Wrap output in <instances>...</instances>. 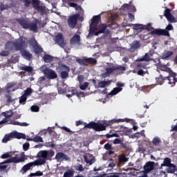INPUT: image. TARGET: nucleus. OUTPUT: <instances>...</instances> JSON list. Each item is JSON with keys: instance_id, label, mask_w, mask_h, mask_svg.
Listing matches in <instances>:
<instances>
[{"instance_id": "f257e3e1", "label": "nucleus", "mask_w": 177, "mask_h": 177, "mask_svg": "<svg viewBox=\"0 0 177 177\" xmlns=\"http://www.w3.org/2000/svg\"><path fill=\"white\" fill-rule=\"evenodd\" d=\"M55 156V151L54 150H43V151H39L37 153V157L39 159H37L35 160L37 165L41 166L44 165L47 161V160H52V157Z\"/></svg>"}, {"instance_id": "f03ea898", "label": "nucleus", "mask_w": 177, "mask_h": 177, "mask_svg": "<svg viewBox=\"0 0 177 177\" xmlns=\"http://www.w3.org/2000/svg\"><path fill=\"white\" fill-rule=\"evenodd\" d=\"M18 23L24 30H30V31H33V32H38V23H39L38 19H35L31 23H28V21L25 19H18Z\"/></svg>"}, {"instance_id": "7ed1b4c3", "label": "nucleus", "mask_w": 177, "mask_h": 177, "mask_svg": "<svg viewBox=\"0 0 177 177\" xmlns=\"http://www.w3.org/2000/svg\"><path fill=\"white\" fill-rule=\"evenodd\" d=\"M172 30H174V26L172 24H169L166 29L156 28L151 31L149 34L153 37H169V31H172Z\"/></svg>"}, {"instance_id": "20e7f679", "label": "nucleus", "mask_w": 177, "mask_h": 177, "mask_svg": "<svg viewBox=\"0 0 177 177\" xmlns=\"http://www.w3.org/2000/svg\"><path fill=\"white\" fill-rule=\"evenodd\" d=\"M160 70L162 71H166V73H169V76L165 77V80L167 84L169 85H175L177 82V74L175 72L172 71L171 68H168L167 66H162Z\"/></svg>"}, {"instance_id": "39448f33", "label": "nucleus", "mask_w": 177, "mask_h": 177, "mask_svg": "<svg viewBox=\"0 0 177 177\" xmlns=\"http://www.w3.org/2000/svg\"><path fill=\"white\" fill-rule=\"evenodd\" d=\"M26 136L23 133H19L17 131H12L6 135L2 139L3 143H8L10 139H26Z\"/></svg>"}, {"instance_id": "423d86ee", "label": "nucleus", "mask_w": 177, "mask_h": 177, "mask_svg": "<svg viewBox=\"0 0 177 177\" xmlns=\"http://www.w3.org/2000/svg\"><path fill=\"white\" fill-rule=\"evenodd\" d=\"M18 157L19 155L15 154V156L4 160L3 164H9L10 162H14V164H19V162H26V160L28 159L24 154V152L21 153V156L19 158Z\"/></svg>"}, {"instance_id": "0eeeda50", "label": "nucleus", "mask_w": 177, "mask_h": 177, "mask_svg": "<svg viewBox=\"0 0 177 177\" xmlns=\"http://www.w3.org/2000/svg\"><path fill=\"white\" fill-rule=\"evenodd\" d=\"M80 14H75L68 17L67 19V24L69 28L74 29L77 27V24H78V19H80Z\"/></svg>"}, {"instance_id": "6e6552de", "label": "nucleus", "mask_w": 177, "mask_h": 177, "mask_svg": "<svg viewBox=\"0 0 177 177\" xmlns=\"http://www.w3.org/2000/svg\"><path fill=\"white\" fill-rule=\"evenodd\" d=\"M76 62L80 66H88V64H96V63H97V61L92 57L84 59L77 58Z\"/></svg>"}, {"instance_id": "1a4fd4ad", "label": "nucleus", "mask_w": 177, "mask_h": 177, "mask_svg": "<svg viewBox=\"0 0 177 177\" xmlns=\"http://www.w3.org/2000/svg\"><path fill=\"white\" fill-rule=\"evenodd\" d=\"M58 70H60V77L62 80H66L68 78V73H70V67L64 64H59L58 66Z\"/></svg>"}, {"instance_id": "9d476101", "label": "nucleus", "mask_w": 177, "mask_h": 177, "mask_svg": "<svg viewBox=\"0 0 177 177\" xmlns=\"http://www.w3.org/2000/svg\"><path fill=\"white\" fill-rule=\"evenodd\" d=\"M38 163L34 160L33 162H30L27 163L26 165H24L21 169L19 170L20 174L22 175H24V174H26L33 167H38Z\"/></svg>"}, {"instance_id": "9b49d317", "label": "nucleus", "mask_w": 177, "mask_h": 177, "mask_svg": "<svg viewBox=\"0 0 177 177\" xmlns=\"http://www.w3.org/2000/svg\"><path fill=\"white\" fill-rule=\"evenodd\" d=\"M25 46L26 41L21 37L17 39L16 41H14V48L17 51L19 50V52H21V50H24Z\"/></svg>"}, {"instance_id": "f8f14e48", "label": "nucleus", "mask_w": 177, "mask_h": 177, "mask_svg": "<svg viewBox=\"0 0 177 177\" xmlns=\"http://www.w3.org/2000/svg\"><path fill=\"white\" fill-rule=\"evenodd\" d=\"M102 21V17L100 15H95L91 19V23L90 24L91 31H95L96 27H97V24Z\"/></svg>"}, {"instance_id": "ddd939ff", "label": "nucleus", "mask_w": 177, "mask_h": 177, "mask_svg": "<svg viewBox=\"0 0 177 177\" xmlns=\"http://www.w3.org/2000/svg\"><path fill=\"white\" fill-rule=\"evenodd\" d=\"M44 74L48 80H55L57 77L56 72L49 68H46L44 70Z\"/></svg>"}, {"instance_id": "4468645a", "label": "nucleus", "mask_w": 177, "mask_h": 177, "mask_svg": "<svg viewBox=\"0 0 177 177\" xmlns=\"http://www.w3.org/2000/svg\"><path fill=\"white\" fill-rule=\"evenodd\" d=\"M155 164L156 163L153 161L147 162L143 167L144 168V170H143L144 175H147V174H150V172H151V171H153Z\"/></svg>"}, {"instance_id": "2eb2a0df", "label": "nucleus", "mask_w": 177, "mask_h": 177, "mask_svg": "<svg viewBox=\"0 0 177 177\" xmlns=\"http://www.w3.org/2000/svg\"><path fill=\"white\" fill-rule=\"evenodd\" d=\"M55 160H57V161H64V160L65 161H68L70 158L63 152H58L55 156Z\"/></svg>"}, {"instance_id": "dca6fc26", "label": "nucleus", "mask_w": 177, "mask_h": 177, "mask_svg": "<svg viewBox=\"0 0 177 177\" xmlns=\"http://www.w3.org/2000/svg\"><path fill=\"white\" fill-rule=\"evenodd\" d=\"M151 60H153V62H156V59H151L150 57V54L149 53H147L142 57H138L137 59H136V62H151Z\"/></svg>"}, {"instance_id": "f3484780", "label": "nucleus", "mask_w": 177, "mask_h": 177, "mask_svg": "<svg viewBox=\"0 0 177 177\" xmlns=\"http://www.w3.org/2000/svg\"><path fill=\"white\" fill-rule=\"evenodd\" d=\"M32 4L39 12H45V6H39V0H32Z\"/></svg>"}, {"instance_id": "a211bd4d", "label": "nucleus", "mask_w": 177, "mask_h": 177, "mask_svg": "<svg viewBox=\"0 0 177 177\" xmlns=\"http://www.w3.org/2000/svg\"><path fill=\"white\" fill-rule=\"evenodd\" d=\"M81 41V36L75 34L73 37L70 40L71 45H77Z\"/></svg>"}, {"instance_id": "6ab92c4d", "label": "nucleus", "mask_w": 177, "mask_h": 177, "mask_svg": "<svg viewBox=\"0 0 177 177\" xmlns=\"http://www.w3.org/2000/svg\"><path fill=\"white\" fill-rule=\"evenodd\" d=\"M20 53L22 57H24V59H26V60H31V58L32 57V54L28 51L26 49L22 50L20 51Z\"/></svg>"}, {"instance_id": "aec40b11", "label": "nucleus", "mask_w": 177, "mask_h": 177, "mask_svg": "<svg viewBox=\"0 0 177 177\" xmlns=\"http://www.w3.org/2000/svg\"><path fill=\"white\" fill-rule=\"evenodd\" d=\"M107 28V24H101L99 26L98 31L94 32V35L97 36L99 34H104V31H106Z\"/></svg>"}, {"instance_id": "412c9836", "label": "nucleus", "mask_w": 177, "mask_h": 177, "mask_svg": "<svg viewBox=\"0 0 177 177\" xmlns=\"http://www.w3.org/2000/svg\"><path fill=\"white\" fill-rule=\"evenodd\" d=\"M165 170L167 174H174L177 171V166L175 164L171 163L170 165L167 167Z\"/></svg>"}, {"instance_id": "4be33fe9", "label": "nucleus", "mask_w": 177, "mask_h": 177, "mask_svg": "<svg viewBox=\"0 0 177 177\" xmlns=\"http://www.w3.org/2000/svg\"><path fill=\"white\" fill-rule=\"evenodd\" d=\"M125 121H127V122H129V119L125 118V119H113L111 120L110 121L108 122L107 125L111 126L113 125V124H115V122H125Z\"/></svg>"}, {"instance_id": "5701e85b", "label": "nucleus", "mask_w": 177, "mask_h": 177, "mask_svg": "<svg viewBox=\"0 0 177 177\" xmlns=\"http://www.w3.org/2000/svg\"><path fill=\"white\" fill-rule=\"evenodd\" d=\"M173 55H174L173 51L165 50V52L161 54L160 57L164 60L165 59H168V57H171V56H173Z\"/></svg>"}, {"instance_id": "b1692460", "label": "nucleus", "mask_w": 177, "mask_h": 177, "mask_svg": "<svg viewBox=\"0 0 177 177\" xmlns=\"http://www.w3.org/2000/svg\"><path fill=\"white\" fill-rule=\"evenodd\" d=\"M172 164V160L170 158H165L163 162L160 165V169H162V167H169Z\"/></svg>"}, {"instance_id": "393cba45", "label": "nucleus", "mask_w": 177, "mask_h": 177, "mask_svg": "<svg viewBox=\"0 0 177 177\" xmlns=\"http://www.w3.org/2000/svg\"><path fill=\"white\" fill-rule=\"evenodd\" d=\"M95 131L96 132H100L102 131H106V125H104L103 124H101V123L96 122Z\"/></svg>"}, {"instance_id": "a878e982", "label": "nucleus", "mask_w": 177, "mask_h": 177, "mask_svg": "<svg viewBox=\"0 0 177 177\" xmlns=\"http://www.w3.org/2000/svg\"><path fill=\"white\" fill-rule=\"evenodd\" d=\"M118 159L119 162H121L122 164H125V162H128L129 158H127L125 154L122 153L118 156Z\"/></svg>"}, {"instance_id": "bb28decb", "label": "nucleus", "mask_w": 177, "mask_h": 177, "mask_svg": "<svg viewBox=\"0 0 177 177\" xmlns=\"http://www.w3.org/2000/svg\"><path fill=\"white\" fill-rule=\"evenodd\" d=\"M43 60L44 63H52L53 62V56L49 54H45L43 56Z\"/></svg>"}, {"instance_id": "cd10ccee", "label": "nucleus", "mask_w": 177, "mask_h": 177, "mask_svg": "<svg viewBox=\"0 0 177 177\" xmlns=\"http://www.w3.org/2000/svg\"><path fill=\"white\" fill-rule=\"evenodd\" d=\"M84 128H88V129H93L95 131L96 128V122L91 121L88 124H86V122L84 123Z\"/></svg>"}, {"instance_id": "c85d7f7f", "label": "nucleus", "mask_w": 177, "mask_h": 177, "mask_svg": "<svg viewBox=\"0 0 177 177\" xmlns=\"http://www.w3.org/2000/svg\"><path fill=\"white\" fill-rule=\"evenodd\" d=\"M152 144L155 147H160L161 146V138L159 137H155L152 140Z\"/></svg>"}, {"instance_id": "c756f323", "label": "nucleus", "mask_w": 177, "mask_h": 177, "mask_svg": "<svg viewBox=\"0 0 177 177\" xmlns=\"http://www.w3.org/2000/svg\"><path fill=\"white\" fill-rule=\"evenodd\" d=\"M156 81L158 85H162L167 81V79L162 75H160L158 77H156Z\"/></svg>"}, {"instance_id": "7c9ffc66", "label": "nucleus", "mask_w": 177, "mask_h": 177, "mask_svg": "<svg viewBox=\"0 0 177 177\" xmlns=\"http://www.w3.org/2000/svg\"><path fill=\"white\" fill-rule=\"evenodd\" d=\"M75 174V171L73 169H67L64 174V177H73Z\"/></svg>"}, {"instance_id": "2f4dec72", "label": "nucleus", "mask_w": 177, "mask_h": 177, "mask_svg": "<svg viewBox=\"0 0 177 177\" xmlns=\"http://www.w3.org/2000/svg\"><path fill=\"white\" fill-rule=\"evenodd\" d=\"M55 40L57 44L59 45H63L64 44V39L63 38V35L59 34L55 37Z\"/></svg>"}, {"instance_id": "473e14b6", "label": "nucleus", "mask_w": 177, "mask_h": 177, "mask_svg": "<svg viewBox=\"0 0 177 177\" xmlns=\"http://www.w3.org/2000/svg\"><path fill=\"white\" fill-rule=\"evenodd\" d=\"M27 140L29 142H40L41 143L44 142V140L42 139V138L38 136H35L33 138H28Z\"/></svg>"}, {"instance_id": "72a5a7b5", "label": "nucleus", "mask_w": 177, "mask_h": 177, "mask_svg": "<svg viewBox=\"0 0 177 177\" xmlns=\"http://www.w3.org/2000/svg\"><path fill=\"white\" fill-rule=\"evenodd\" d=\"M5 48L8 50H12L15 48V41H8L5 44Z\"/></svg>"}, {"instance_id": "f704fd0d", "label": "nucleus", "mask_w": 177, "mask_h": 177, "mask_svg": "<svg viewBox=\"0 0 177 177\" xmlns=\"http://www.w3.org/2000/svg\"><path fill=\"white\" fill-rule=\"evenodd\" d=\"M84 159L85 162H86V164H88V165H92V164L95 163V162L96 161V159H95V157H93L92 158L88 159L86 155L84 156Z\"/></svg>"}, {"instance_id": "c9c22d12", "label": "nucleus", "mask_w": 177, "mask_h": 177, "mask_svg": "<svg viewBox=\"0 0 177 177\" xmlns=\"http://www.w3.org/2000/svg\"><path fill=\"white\" fill-rule=\"evenodd\" d=\"M20 70H22V71H26V73H32L33 71V68H32V66H26L24 65L22 66H20Z\"/></svg>"}, {"instance_id": "e433bc0d", "label": "nucleus", "mask_w": 177, "mask_h": 177, "mask_svg": "<svg viewBox=\"0 0 177 177\" xmlns=\"http://www.w3.org/2000/svg\"><path fill=\"white\" fill-rule=\"evenodd\" d=\"M35 55H41L44 52V49L39 46V44L33 47Z\"/></svg>"}, {"instance_id": "4c0bfd02", "label": "nucleus", "mask_w": 177, "mask_h": 177, "mask_svg": "<svg viewBox=\"0 0 177 177\" xmlns=\"http://www.w3.org/2000/svg\"><path fill=\"white\" fill-rule=\"evenodd\" d=\"M68 5L70 8H74L75 10H82V7L76 3H69Z\"/></svg>"}, {"instance_id": "58836bf2", "label": "nucleus", "mask_w": 177, "mask_h": 177, "mask_svg": "<svg viewBox=\"0 0 177 177\" xmlns=\"http://www.w3.org/2000/svg\"><path fill=\"white\" fill-rule=\"evenodd\" d=\"M28 44L30 46H32V48H35V46H37L38 44V41L37 39H35V37L30 38V40H28Z\"/></svg>"}, {"instance_id": "ea45409f", "label": "nucleus", "mask_w": 177, "mask_h": 177, "mask_svg": "<svg viewBox=\"0 0 177 177\" xmlns=\"http://www.w3.org/2000/svg\"><path fill=\"white\" fill-rule=\"evenodd\" d=\"M10 169V165H0V171H3V172H8Z\"/></svg>"}, {"instance_id": "a19ab883", "label": "nucleus", "mask_w": 177, "mask_h": 177, "mask_svg": "<svg viewBox=\"0 0 177 177\" xmlns=\"http://www.w3.org/2000/svg\"><path fill=\"white\" fill-rule=\"evenodd\" d=\"M7 103H13L15 102V98L12 97V95L9 93L5 95Z\"/></svg>"}, {"instance_id": "79ce46f5", "label": "nucleus", "mask_w": 177, "mask_h": 177, "mask_svg": "<svg viewBox=\"0 0 177 177\" xmlns=\"http://www.w3.org/2000/svg\"><path fill=\"white\" fill-rule=\"evenodd\" d=\"M3 114L5 118L8 120V118H10V117L13 115V111L12 110L6 111V112H3Z\"/></svg>"}, {"instance_id": "37998d69", "label": "nucleus", "mask_w": 177, "mask_h": 177, "mask_svg": "<svg viewBox=\"0 0 177 177\" xmlns=\"http://www.w3.org/2000/svg\"><path fill=\"white\" fill-rule=\"evenodd\" d=\"M44 175V172L41 171H37L35 173H30L28 177H32V176H42Z\"/></svg>"}, {"instance_id": "c03bdc74", "label": "nucleus", "mask_w": 177, "mask_h": 177, "mask_svg": "<svg viewBox=\"0 0 177 177\" xmlns=\"http://www.w3.org/2000/svg\"><path fill=\"white\" fill-rule=\"evenodd\" d=\"M122 91V88L116 87L110 92V95H112L113 96L114 95H117L118 92H121Z\"/></svg>"}, {"instance_id": "a18cd8bd", "label": "nucleus", "mask_w": 177, "mask_h": 177, "mask_svg": "<svg viewBox=\"0 0 177 177\" xmlns=\"http://www.w3.org/2000/svg\"><path fill=\"white\" fill-rule=\"evenodd\" d=\"M122 91V88L116 87L110 92V95H112L113 96L114 95H117L118 92H121Z\"/></svg>"}, {"instance_id": "49530a36", "label": "nucleus", "mask_w": 177, "mask_h": 177, "mask_svg": "<svg viewBox=\"0 0 177 177\" xmlns=\"http://www.w3.org/2000/svg\"><path fill=\"white\" fill-rule=\"evenodd\" d=\"M15 153H16V151H10L5 153L1 156V158H3V160H5V158H9V157H10V154H15Z\"/></svg>"}, {"instance_id": "de8ad7c7", "label": "nucleus", "mask_w": 177, "mask_h": 177, "mask_svg": "<svg viewBox=\"0 0 177 177\" xmlns=\"http://www.w3.org/2000/svg\"><path fill=\"white\" fill-rule=\"evenodd\" d=\"M75 169L76 171H80V172H83V171H85L84 166H82V165L81 164H77L76 166H75Z\"/></svg>"}, {"instance_id": "09e8293b", "label": "nucleus", "mask_w": 177, "mask_h": 177, "mask_svg": "<svg viewBox=\"0 0 177 177\" xmlns=\"http://www.w3.org/2000/svg\"><path fill=\"white\" fill-rule=\"evenodd\" d=\"M88 86L89 82H85L83 84L80 86V89H81L82 91H85L86 89L88 88Z\"/></svg>"}, {"instance_id": "8fccbe9b", "label": "nucleus", "mask_w": 177, "mask_h": 177, "mask_svg": "<svg viewBox=\"0 0 177 177\" xmlns=\"http://www.w3.org/2000/svg\"><path fill=\"white\" fill-rule=\"evenodd\" d=\"M26 102H27V97L26 95H21L19 97V103L20 104H26Z\"/></svg>"}, {"instance_id": "3c124183", "label": "nucleus", "mask_w": 177, "mask_h": 177, "mask_svg": "<svg viewBox=\"0 0 177 177\" xmlns=\"http://www.w3.org/2000/svg\"><path fill=\"white\" fill-rule=\"evenodd\" d=\"M131 46L135 49H138V48H140V43H139L138 40H136L132 43Z\"/></svg>"}, {"instance_id": "603ef678", "label": "nucleus", "mask_w": 177, "mask_h": 177, "mask_svg": "<svg viewBox=\"0 0 177 177\" xmlns=\"http://www.w3.org/2000/svg\"><path fill=\"white\" fill-rule=\"evenodd\" d=\"M166 19L168 20V21H170V23H176V20L175 19V17L172 15H169V17H166Z\"/></svg>"}, {"instance_id": "864d4df0", "label": "nucleus", "mask_w": 177, "mask_h": 177, "mask_svg": "<svg viewBox=\"0 0 177 177\" xmlns=\"http://www.w3.org/2000/svg\"><path fill=\"white\" fill-rule=\"evenodd\" d=\"M129 4H124L120 8V11L121 12H129Z\"/></svg>"}, {"instance_id": "5fc2aeb1", "label": "nucleus", "mask_w": 177, "mask_h": 177, "mask_svg": "<svg viewBox=\"0 0 177 177\" xmlns=\"http://www.w3.org/2000/svg\"><path fill=\"white\" fill-rule=\"evenodd\" d=\"M106 71L107 74H111L115 71V66H113L111 68H106Z\"/></svg>"}, {"instance_id": "6e6d98bb", "label": "nucleus", "mask_w": 177, "mask_h": 177, "mask_svg": "<svg viewBox=\"0 0 177 177\" xmlns=\"http://www.w3.org/2000/svg\"><path fill=\"white\" fill-rule=\"evenodd\" d=\"M20 1L24 3L25 8H28L31 5V1L30 0H20Z\"/></svg>"}, {"instance_id": "4d7b16f0", "label": "nucleus", "mask_w": 177, "mask_h": 177, "mask_svg": "<svg viewBox=\"0 0 177 177\" xmlns=\"http://www.w3.org/2000/svg\"><path fill=\"white\" fill-rule=\"evenodd\" d=\"M136 66H137V68H147V64L138 63Z\"/></svg>"}, {"instance_id": "13d9d810", "label": "nucleus", "mask_w": 177, "mask_h": 177, "mask_svg": "<svg viewBox=\"0 0 177 177\" xmlns=\"http://www.w3.org/2000/svg\"><path fill=\"white\" fill-rule=\"evenodd\" d=\"M104 149H105V150H113V146H111V144L109 142L104 145Z\"/></svg>"}, {"instance_id": "bf43d9fd", "label": "nucleus", "mask_w": 177, "mask_h": 177, "mask_svg": "<svg viewBox=\"0 0 177 177\" xmlns=\"http://www.w3.org/2000/svg\"><path fill=\"white\" fill-rule=\"evenodd\" d=\"M137 74L138 75H140L141 77H145V75H146V71L142 70V68H138Z\"/></svg>"}, {"instance_id": "052dcab7", "label": "nucleus", "mask_w": 177, "mask_h": 177, "mask_svg": "<svg viewBox=\"0 0 177 177\" xmlns=\"http://www.w3.org/2000/svg\"><path fill=\"white\" fill-rule=\"evenodd\" d=\"M32 93V88H26V90L25 91V96H30V95H31Z\"/></svg>"}, {"instance_id": "680f3d73", "label": "nucleus", "mask_w": 177, "mask_h": 177, "mask_svg": "<svg viewBox=\"0 0 177 177\" xmlns=\"http://www.w3.org/2000/svg\"><path fill=\"white\" fill-rule=\"evenodd\" d=\"M30 109L31 111H34L35 113H38V111H39V106H38V105H33Z\"/></svg>"}, {"instance_id": "e2e57ef3", "label": "nucleus", "mask_w": 177, "mask_h": 177, "mask_svg": "<svg viewBox=\"0 0 177 177\" xmlns=\"http://www.w3.org/2000/svg\"><path fill=\"white\" fill-rule=\"evenodd\" d=\"M117 19H118V15H117L116 13L112 14L110 17V20L111 21H115V20H117Z\"/></svg>"}, {"instance_id": "0e129e2a", "label": "nucleus", "mask_w": 177, "mask_h": 177, "mask_svg": "<svg viewBox=\"0 0 177 177\" xmlns=\"http://www.w3.org/2000/svg\"><path fill=\"white\" fill-rule=\"evenodd\" d=\"M172 14H171V9L169 8H167L165 10V14H164V16L167 18L169 16L171 15Z\"/></svg>"}, {"instance_id": "69168bd1", "label": "nucleus", "mask_w": 177, "mask_h": 177, "mask_svg": "<svg viewBox=\"0 0 177 177\" xmlns=\"http://www.w3.org/2000/svg\"><path fill=\"white\" fill-rule=\"evenodd\" d=\"M23 149H24V151H27V150H28V149H30V143L25 142L23 145Z\"/></svg>"}, {"instance_id": "338daca9", "label": "nucleus", "mask_w": 177, "mask_h": 177, "mask_svg": "<svg viewBox=\"0 0 177 177\" xmlns=\"http://www.w3.org/2000/svg\"><path fill=\"white\" fill-rule=\"evenodd\" d=\"M136 11V8H135V6H131L130 4H129V12H133V13H135Z\"/></svg>"}, {"instance_id": "774afa93", "label": "nucleus", "mask_w": 177, "mask_h": 177, "mask_svg": "<svg viewBox=\"0 0 177 177\" xmlns=\"http://www.w3.org/2000/svg\"><path fill=\"white\" fill-rule=\"evenodd\" d=\"M106 177H120V176H118V173H111L108 174Z\"/></svg>"}]
</instances>
